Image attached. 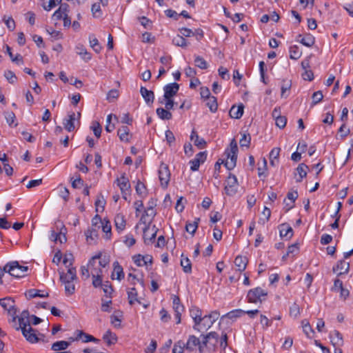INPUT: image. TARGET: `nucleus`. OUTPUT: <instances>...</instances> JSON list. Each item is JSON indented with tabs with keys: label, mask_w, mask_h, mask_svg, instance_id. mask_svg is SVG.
<instances>
[{
	"label": "nucleus",
	"mask_w": 353,
	"mask_h": 353,
	"mask_svg": "<svg viewBox=\"0 0 353 353\" xmlns=\"http://www.w3.org/2000/svg\"><path fill=\"white\" fill-rule=\"evenodd\" d=\"M77 54H79L82 59L88 62L92 59V54L88 52L87 49L81 44L76 46Z\"/></svg>",
	"instance_id": "nucleus-26"
},
{
	"label": "nucleus",
	"mask_w": 353,
	"mask_h": 353,
	"mask_svg": "<svg viewBox=\"0 0 353 353\" xmlns=\"http://www.w3.org/2000/svg\"><path fill=\"white\" fill-rule=\"evenodd\" d=\"M3 20L5 22L7 28L10 31H13L15 29V26H15V22H14V19L11 17H9L8 18L4 17Z\"/></svg>",
	"instance_id": "nucleus-64"
},
{
	"label": "nucleus",
	"mask_w": 353,
	"mask_h": 353,
	"mask_svg": "<svg viewBox=\"0 0 353 353\" xmlns=\"http://www.w3.org/2000/svg\"><path fill=\"white\" fill-rule=\"evenodd\" d=\"M239 183L237 178L235 175L230 174L227 180L226 185L225 186V191L226 194L232 196L237 192Z\"/></svg>",
	"instance_id": "nucleus-9"
},
{
	"label": "nucleus",
	"mask_w": 353,
	"mask_h": 353,
	"mask_svg": "<svg viewBox=\"0 0 353 353\" xmlns=\"http://www.w3.org/2000/svg\"><path fill=\"white\" fill-rule=\"evenodd\" d=\"M159 179L161 185L163 188H167L170 180V172L168 165L161 163L159 168Z\"/></svg>",
	"instance_id": "nucleus-10"
},
{
	"label": "nucleus",
	"mask_w": 353,
	"mask_h": 353,
	"mask_svg": "<svg viewBox=\"0 0 353 353\" xmlns=\"http://www.w3.org/2000/svg\"><path fill=\"white\" fill-rule=\"evenodd\" d=\"M111 305H112V300L111 299H109L108 300H104L102 299V303L101 309L103 312H111Z\"/></svg>",
	"instance_id": "nucleus-60"
},
{
	"label": "nucleus",
	"mask_w": 353,
	"mask_h": 353,
	"mask_svg": "<svg viewBox=\"0 0 353 353\" xmlns=\"http://www.w3.org/2000/svg\"><path fill=\"white\" fill-rule=\"evenodd\" d=\"M185 350L192 352L196 349V347H199V352H203V346L201 345V343L198 337L194 335H190L188 337V339L185 343Z\"/></svg>",
	"instance_id": "nucleus-13"
},
{
	"label": "nucleus",
	"mask_w": 353,
	"mask_h": 353,
	"mask_svg": "<svg viewBox=\"0 0 353 353\" xmlns=\"http://www.w3.org/2000/svg\"><path fill=\"white\" fill-rule=\"evenodd\" d=\"M280 148H274L270 152V163L272 166H276L279 162Z\"/></svg>",
	"instance_id": "nucleus-28"
},
{
	"label": "nucleus",
	"mask_w": 353,
	"mask_h": 353,
	"mask_svg": "<svg viewBox=\"0 0 353 353\" xmlns=\"http://www.w3.org/2000/svg\"><path fill=\"white\" fill-rule=\"evenodd\" d=\"M185 349V343L182 341H179L174 345L172 353H183Z\"/></svg>",
	"instance_id": "nucleus-58"
},
{
	"label": "nucleus",
	"mask_w": 353,
	"mask_h": 353,
	"mask_svg": "<svg viewBox=\"0 0 353 353\" xmlns=\"http://www.w3.org/2000/svg\"><path fill=\"white\" fill-rule=\"evenodd\" d=\"M219 316L220 313L217 310L212 311L208 314L202 316L196 324L193 325V329L197 332L208 330L213 325Z\"/></svg>",
	"instance_id": "nucleus-1"
},
{
	"label": "nucleus",
	"mask_w": 353,
	"mask_h": 353,
	"mask_svg": "<svg viewBox=\"0 0 353 353\" xmlns=\"http://www.w3.org/2000/svg\"><path fill=\"white\" fill-rule=\"evenodd\" d=\"M85 235L88 242L93 241L97 238V231L94 228H88L85 232Z\"/></svg>",
	"instance_id": "nucleus-51"
},
{
	"label": "nucleus",
	"mask_w": 353,
	"mask_h": 353,
	"mask_svg": "<svg viewBox=\"0 0 353 353\" xmlns=\"http://www.w3.org/2000/svg\"><path fill=\"white\" fill-rule=\"evenodd\" d=\"M19 327L16 329L21 330V332L23 330L28 329L29 327H31V320L29 316V312L26 310H24L21 312V315L18 318Z\"/></svg>",
	"instance_id": "nucleus-14"
},
{
	"label": "nucleus",
	"mask_w": 353,
	"mask_h": 353,
	"mask_svg": "<svg viewBox=\"0 0 353 353\" xmlns=\"http://www.w3.org/2000/svg\"><path fill=\"white\" fill-rule=\"evenodd\" d=\"M179 90V85L177 83H171L165 85L163 88L164 99L172 98L176 94Z\"/></svg>",
	"instance_id": "nucleus-17"
},
{
	"label": "nucleus",
	"mask_w": 353,
	"mask_h": 353,
	"mask_svg": "<svg viewBox=\"0 0 353 353\" xmlns=\"http://www.w3.org/2000/svg\"><path fill=\"white\" fill-rule=\"evenodd\" d=\"M237 143L234 139H232L230 144V148L225 150V154L227 156V159L224 164L226 168L229 170H232L236 165L237 159Z\"/></svg>",
	"instance_id": "nucleus-2"
},
{
	"label": "nucleus",
	"mask_w": 353,
	"mask_h": 353,
	"mask_svg": "<svg viewBox=\"0 0 353 353\" xmlns=\"http://www.w3.org/2000/svg\"><path fill=\"white\" fill-rule=\"evenodd\" d=\"M21 332L26 339L31 343H36L39 342L40 336L42 337L44 336L43 334H37V331L32 327H29L28 329L23 330Z\"/></svg>",
	"instance_id": "nucleus-12"
},
{
	"label": "nucleus",
	"mask_w": 353,
	"mask_h": 353,
	"mask_svg": "<svg viewBox=\"0 0 353 353\" xmlns=\"http://www.w3.org/2000/svg\"><path fill=\"white\" fill-rule=\"evenodd\" d=\"M190 139L192 141H194V145L199 148H203V146L205 145V140L203 138H200L194 130L192 132Z\"/></svg>",
	"instance_id": "nucleus-41"
},
{
	"label": "nucleus",
	"mask_w": 353,
	"mask_h": 353,
	"mask_svg": "<svg viewBox=\"0 0 353 353\" xmlns=\"http://www.w3.org/2000/svg\"><path fill=\"white\" fill-rule=\"evenodd\" d=\"M293 235V230L292 227H290L288 224H282L280 226V236L281 237H286L287 239H290Z\"/></svg>",
	"instance_id": "nucleus-34"
},
{
	"label": "nucleus",
	"mask_w": 353,
	"mask_h": 353,
	"mask_svg": "<svg viewBox=\"0 0 353 353\" xmlns=\"http://www.w3.org/2000/svg\"><path fill=\"white\" fill-rule=\"evenodd\" d=\"M123 313L121 311L115 312L114 314L110 316V323L116 328L121 327V319Z\"/></svg>",
	"instance_id": "nucleus-32"
},
{
	"label": "nucleus",
	"mask_w": 353,
	"mask_h": 353,
	"mask_svg": "<svg viewBox=\"0 0 353 353\" xmlns=\"http://www.w3.org/2000/svg\"><path fill=\"white\" fill-rule=\"evenodd\" d=\"M115 183L120 188V190L122 194V197L127 201L128 197L131 194V185L130 183V181L128 178L126 176L125 174H123L121 177L117 178L115 181Z\"/></svg>",
	"instance_id": "nucleus-6"
},
{
	"label": "nucleus",
	"mask_w": 353,
	"mask_h": 353,
	"mask_svg": "<svg viewBox=\"0 0 353 353\" xmlns=\"http://www.w3.org/2000/svg\"><path fill=\"white\" fill-rule=\"evenodd\" d=\"M157 116L162 120H170L172 119V113L163 108H159L156 110Z\"/></svg>",
	"instance_id": "nucleus-40"
},
{
	"label": "nucleus",
	"mask_w": 353,
	"mask_h": 353,
	"mask_svg": "<svg viewBox=\"0 0 353 353\" xmlns=\"http://www.w3.org/2000/svg\"><path fill=\"white\" fill-rule=\"evenodd\" d=\"M158 229L154 225L148 224L143 229V239L144 243L147 245L151 244L154 242Z\"/></svg>",
	"instance_id": "nucleus-8"
},
{
	"label": "nucleus",
	"mask_w": 353,
	"mask_h": 353,
	"mask_svg": "<svg viewBox=\"0 0 353 353\" xmlns=\"http://www.w3.org/2000/svg\"><path fill=\"white\" fill-rule=\"evenodd\" d=\"M49 238L52 241L55 243L58 241L60 243H63V241H66L65 234H62L61 232H56L54 230L50 231Z\"/></svg>",
	"instance_id": "nucleus-37"
},
{
	"label": "nucleus",
	"mask_w": 353,
	"mask_h": 353,
	"mask_svg": "<svg viewBox=\"0 0 353 353\" xmlns=\"http://www.w3.org/2000/svg\"><path fill=\"white\" fill-rule=\"evenodd\" d=\"M290 81L283 80L281 86V96L282 98H286L288 96V93L291 88Z\"/></svg>",
	"instance_id": "nucleus-47"
},
{
	"label": "nucleus",
	"mask_w": 353,
	"mask_h": 353,
	"mask_svg": "<svg viewBox=\"0 0 353 353\" xmlns=\"http://www.w3.org/2000/svg\"><path fill=\"white\" fill-rule=\"evenodd\" d=\"M76 279L77 274L74 268H69L66 273H60V280L63 283L72 282Z\"/></svg>",
	"instance_id": "nucleus-20"
},
{
	"label": "nucleus",
	"mask_w": 353,
	"mask_h": 353,
	"mask_svg": "<svg viewBox=\"0 0 353 353\" xmlns=\"http://www.w3.org/2000/svg\"><path fill=\"white\" fill-rule=\"evenodd\" d=\"M90 46L96 53L101 51L102 47L100 46L98 39L93 35L89 36Z\"/></svg>",
	"instance_id": "nucleus-42"
},
{
	"label": "nucleus",
	"mask_w": 353,
	"mask_h": 353,
	"mask_svg": "<svg viewBox=\"0 0 353 353\" xmlns=\"http://www.w3.org/2000/svg\"><path fill=\"white\" fill-rule=\"evenodd\" d=\"M248 260L246 256L238 255L234 259V265L236 268V271L239 272H243L248 265Z\"/></svg>",
	"instance_id": "nucleus-22"
},
{
	"label": "nucleus",
	"mask_w": 353,
	"mask_h": 353,
	"mask_svg": "<svg viewBox=\"0 0 353 353\" xmlns=\"http://www.w3.org/2000/svg\"><path fill=\"white\" fill-rule=\"evenodd\" d=\"M244 106L243 104L236 107L233 105L230 110V116L234 119H240L243 114Z\"/></svg>",
	"instance_id": "nucleus-31"
},
{
	"label": "nucleus",
	"mask_w": 353,
	"mask_h": 353,
	"mask_svg": "<svg viewBox=\"0 0 353 353\" xmlns=\"http://www.w3.org/2000/svg\"><path fill=\"white\" fill-rule=\"evenodd\" d=\"M297 41L305 46L312 47L315 43V38L310 34H305L304 37L299 34Z\"/></svg>",
	"instance_id": "nucleus-27"
},
{
	"label": "nucleus",
	"mask_w": 353,
	"mask_h": 353,
	"mask_svg": "<svg viewBox=\"0 0 353 353\" xmlns=\"http://www.w3.org/2000/svg\"><path fill=\"white\" fill-rule=\"evenodd\" d=\"M137 296H138V294H137V291L135 288H132L129 289V290L128 291V296L129 303L130 305H132L134 303V302L138 301Z\"/></svg>",
	"instance_id": "nucleus-52"
},
{
	"label": "nucleus",
	"mask_w": 353,
	"mask_h": 353,
	"mask_svg": "<svg viewBox=\"0 0 353 353\" xmlns=\"http://www.w3.org/2000/svg\"><path fill=\"white\" fill-rule=\"evenodd\" d=\"M113 267L114 270L111 275L112 279H116L119 281L122 280L124 278L123 268L119 265L118 261L114 262Z\"/></svg>",
	"instance_id": "nucleus-25"
},
{
	"label": "nucleus",
	"mask_w": 353,
	"mask_h": 353,
	"mask_svg": "<svg viewBox=\"0 0 353 353\" xmlns=\"http://www.w3.org/2000/svg\"><path fill=\"white\" fill-rule=\"evenodd\" d=\"M297 197H298V192L296 191L289 192L288 193L287 198L290 201V203H286V205L288 206V210H289L290 209H291L294 207V203L295 200L297 199Z\"/></svg>",
	"instance_id": "nucleus-53"
},
{
	"label": "nucleus",
	"mask_w": 353,
	"mask_h": 353,
	"mask_svg": "<svg viewBox=\"0 0 353 353\" xmlns=\"http://www.w3.org/2000/svg\"><path fill=\"white\" fill-rule=\"evenodd\" d=\"M102 288L105 296L108 299H111V295L113 292L111 284L108 281H106L105 283H103Z\"/></svg>",
	"instance_id": "nucleus-57"
},
{
	"label": "nucleus",
	"mask_w": 353,
	"mask_h": 353,
	"mask_svg": "<svg viewBox=\"0 0 353 353\" xmlns=\"http://www.w3.org/2000/svg\"><path fill=\"white\" fill-rule=\"evenodd\" d=\"M0 305L11 315L16 314L14 308V301L11 297H5L0 299Z\"/></svg>",
	"instance_id": "nucleus-15"
},
{
	"label": "nucleus",
	"mask_w": 353,
	"mask_h": 353,
	"mask_svg": "<svg viewBox=\"0 0 353 353\" xmlns=\"http://www.w3.org/2000/svg\"><path fill=\"white\" fill-rule=\"evenodd\" d=\"M5 117L10 126H12V125H14V126H17V124L14 123L16 117L13 112H6L5 113Z\"/></svg>",
	"instance_id": "nucleus-59"
},
{
	"label": "nucleus",
	"mask_w": 353,
	"mask_h": 353,
	"mask_svg": "<svg viewBox=\"0 0 353 353\" xmlns=\"http://www.w3.org/2000/svg\"><path fill=\"white\" fill-rule=\"evenodd\" d=\"M76 336L74 338H70V340L71 341H78L81 340L83 343H88V342H94L98 343L99 341V339L94 338L92 335H90L88 334H86L83 332L82 330H77L75 332Z\"/></svg>",
	"instance_id": "nucleus-16"
},
{
	"label": "nucleus",
	"mask_w": 353,
	"mask_h": 353,
	"mask_svg": "<svg viewBox=\"0 0 353 353\" xmlns=\"http://www.w3.org/2000/svg\"><path fill=\"white\" fill-rule=\"evenodd\" d=\"M117 134L121 141L128 143L130 141L131 134H130V130L128 126L123 125L119 128Z\"/></svg>",
	"instance_id": "nucleus-23"
},
{
	"label": "nucleus",
	"mask_w": 353,
	"mask_h": 353,
	"mask_svg": "<svg viewBox=\"0 0 353 353\" xmlns=\"http://www.w3.org/2000/svg\"><path fill=\"white\" fill-rule=\"evenodd\" d=\"M290 57L292 59L297 60L302 55V51L300 50L299 47L296 45H294L290 46Z\"/></svg>",
	"instance_id": "nucleus-39"
},
{
	"label": "nucleus",
	"mask_w": 353,
	"mask_h": 353,
	"mask_svg": "<svg viewBox=\"0 0 353 353\" xmlns=\"http://www.w3.org/2000/svg\"><path fill=\"white\" fill-rule=\"evenodd\" d=\"M70 345V342L65 341H59L52 345V350L54 351L65 350Z\"/></svg>",
	"instance_id": "nucleus-44"
},
{
	"label": "nucleus",
	"mask_w": 353,
	"mask_h": 353,
	"mask_svg": "<svg viewBox=\"0 0 353 353\" xmlns=\"http://www.w3.org/2000/svg\"><path fill=\"white\" fill-rule=\"evenodd\" d=\"M63 284L65 286V292L67 295H72L74 293L75 286L74 284V281L65 283Z\"/></svg>",
	"instance_id": "nucleus-62"
},
{
	"label": "nucleus",
	"mask_w": 353,
	"mask_h": 353,
	"mask_svg": "<svg viewBox=\"0 0 353 353\" xmlns=\"http://www.w3.org/2000/svg\"><path fill=\"white\" fill-rule=\"evenodd\" d=\"M140 93L147 104L150 105L154 102V94L151 90H148L146 88L141 86Z\"/></svg>",
	"instance_id": "nucleus-24"
},
{
	"label": "nucleus",
	"mask_w": 353,
	"mask_h": 353,
	"mask_svg": "<svg viewBox=\"0 0 353 353\" xmlns=\"http://www.w3.org/2000/svg\"><path fill=\"white\" fill-rule=\"evenodd\" d=\"M206 100V105L209 108L210 110L212 112H215L217 110L218 104L216 101V98L215 97H210L209 98L205 99Z\"/></svg>",
	"instance_id": "nucleus-46"
},
{
	"label": "nucleus",
	"mask_w": 353,
	"mask_h": 353,
	"mask_svg": "<svg viewBox=\"0 0 353 353\" xmlns=\"http://www.w3.org/2000/svg\"><path fill=\"white\" fill-rule=\"evenodd\" d=\"M244 314V310L241 309H236L233 310L229 312H228L225 316L230 319H236Z\"/></svg>",
	"instance_id": "nucleus-49"
},
{
	"label": "nucleus",
	"mask_w": 353,
	"mask_h": 353,
	"mask_svg": "<svg viewBox=\"0 0 353 353\" xmlns=\"http://www.w3.org/2000/svg\"><path fill=\"white\" fill-rule=\"evenodd\" d=\"M172 44L178 47L186 48L188 42L182 35L177 34L172 39Z\"/></svg>",
	"instance_id": "nucleus-38"
},
{
	"label": "nucleus",
	"mask_w": 353,
	"mask_h": 353,
	"mask_svg": "<svg viewBox=\"0 0 353 353\" xmlns=\"http://www.w3.org/2000/svg\"><path fill=\"white\" fill-rule=\"evenodd\" d=\"M101 257V254H96L92 256L88 262V266L90 267V274L92 276V285L95 288L102 286V270L97 268H94L97 263V259Z\"/></svg>",
	"instance_id": "nucleus-3"
},
{
	"label": "nucleus",
	"mask_w": 353,
	"mask_h": 353,
	"mask_svg": "<svg viewBox=\"0 0 353 353\" xmlns=\"http://www.w3.org/2000/svg\"><path fill=\"white\" fill-rule=\"evenodd\" d=\"M134 263L139 267L147 265L148 263L152 264V257L150 255L143 256L141 254H137L132 257Z\"/></svg>",
	"instance_id": "nucleus-19"
},
{
	"label": "nucleus",
	"mask_w": 353,
	"mask_h": 353,
	"mask_svg": "<svg viewBox=\"0 0 353 353\" xmlns=\"http://www.w3.org/2000/svg\"><path fill=\"white\" fill-rule=\"evenodd\" d=\"M210 340H214L213 345H215L219 342V334L215 332H210L208 334L203 336V340L202 344L203 346H206Z\"/></svg>",
	"instance_id": "nucleus-35"
},
{
	"label": "nucleus",
	"mask_w": 353,
	"mask_h": 353,
	"mask_svg": "<svg viewBox=\"0 0 353 353\" xmlns=\"http://www.w3.org/2000/svg\"><path fill=\"white\" fill-rule=\"evenodd\" d=\"M26 296L29 299L35 298V297L44 298V297L48 296V293H46V294L42 293L41 294V292L38 290L31 289L27 292Z\"/></svg>",
	"instance_id": "nucleus-50"
},
{
	"label": "nucleus",
	"mask_w": 353,
	"mask_h": 353,
	"mask_svg": "<svg viewBox=\"0 0 353 353\" xmlns=\"http://www.w3.org/2000/svg\"><path fill=\"white\" fill-rule=\"evenodd\" d=\"M308 166L305 163H301L296 169V181L300 183L307 176Z\"/></svg>",
	"instance_id": "nucleus-21"
},
{
	"label": "nucleus",
	"mask_w": 353,
	"mask_h": 353,
	"mask_svg": "<svg viewBox=\"0 0 353 353\" xmlns=\"http://www.w3.org/2000/svg\"><path fill=\"white\" fill-rule=\"evenodd\" d=\"M349 263L345 262L343 260H340L337 262L336 265L333 267L332 270L337 274L338 276H339L344 274H347L349 271Z\"/></svg>",
	"instance_id": "nucleus-18"
},
{
	"label": "nucleus",
	"mask_w": 353,
	"mask_h": 353,
	"mask_svg": "<svg viewBox=\"0 0 353 353\" xmlns=\"http://www.w3.org/2000/svg\"><path fill=\"white\" fill-rule=\"evenodd\" d=\"M330 339H331V342L332 343V344L336 346V345H338V346H340L343 344V336L342 334L337 330H334L333 331L331 334H330Z\"/></svg>",
	"instance_id": "nucleus-36"
},
{
	"label": "nucleus",
	"mask_w": 353,
	"mask_h": 353,
	"mask_svg": "<svg viewBox=\"0 0 353 353\" xmlns=\"http://www.w3.org/2000/svg\"><path fill=\"white\" fill-rule=\"evenodd\" d=\"M190 316L192 319L194 324H196L203 316V312L198 307L193 306L190 309Z\"/></svg>",
	"instance_id": "nucleus-30"
},
{
	"label": "nucleus",
	"mask_w": 353,
	"mask_h": 353,
	"mask_svg": "<svg viewBox=\"0 0 353 353\" xmlns=\"http://www.w3.org/2000/svg\"><path fill=\"white\" fill-rule=\"evenodd\" d=\"M172 304H173V310L174 311V317L176 319V323L177 324L181 323V314L184 311V307L181 303L180 299L179 296L176 295H172Z\"/></svg>",
	"instance_id": "nucleus-11"
},
{
	"label": "nucleus",
	"mask_w": 353,
	"mask_h": 353,
	"mask_svg": "<svg viewBox=\"0 0 353 353\" xmlns=\"http://www.w3.org/2000/svg\"><path fill=\"white\" fill-rule=\"evenodd\" d=\"M268 292L260 287L251 289L248 291L246 299L248 303H257L265 301Z\"/></svg>",
	"instance_id": "nucleus-5"
},
{
	"label": "nucleus",
	"mask_w": 353,
	"mask_h": 353,
	"mask_svg": "<svg viewBox=\"0 0 353 353\" xmlns=\"http://www.w3.org/2000/svg\"><path fill=\"white\" fill-rule=\"evenodd\" d=\"M81 118V113L75 114L72 112L68 115L63 121V125L66 130L72 132L75 129V121H77V125H79V119Z\"/></svg>",
	"instance_id": "nucleus-7"
},
{
	"label": "nucleus",
	"mask_w": 353,
	"mask_h": 353,
	"mask_svg": "<svg viewBox=\"0 0 353 353\" xmlns=\"http://www.w3.org/2000/svg\"><path fill=\"white\" fill-rule=\"evenodd\" d=\"M302 327L305 334L307 336V337L310 338L312 336L311 334H313L314 331L307 320H303L302 321Z\"/></svg>",
	"instance_id": "nucleus-56"
},
{
	"label": "nucleus",
	"mask_w": 353,
	"mask_h": 353,
	"mask_svg": "<svg viewBox=\"0 0 353 353\" xmlns=\"http://www.w3.org/2000/svg\"><path fill=\"white\" fill-rule=\"evenodd\" d=\"M4 77L8 81V82L12 84L14 83L17 79L15 74L11 70L5 71Z\"/></svg>",
	"instance_id": "nucleus-63"
},
{
	"label": "nucleus",
	"mask_w": 353,
	"mask_h": 353,
	"mask_svg": "<svg viewBox=\"0 0 353 353\" xmlns=\"http://www.w3.org/2000/svg\"><path fill=\"white\" fill-rule=\"evenodd\" d=\"M91 129L92 130L94 135L97 138H99L101 137V127L99 122H97V121L92 122V125H91Z\"/></svg>",
	"instance_id": "nucleus-61"
},
{
	"label": "nucleus",
	"mask_w": 353,
	"mask_h": 353,
	"mask_svg": "<svg viewBox=\"0 0 353 353\" xmlns=\"http://www.w3.org/2000/svg\"><path fill=\"white\" fill-rule=\"evenodd\" d=\"M7 272L12 276L19 279L27 275L28 267L21 265L18 261H11L6 264Z\"/></svg>",
	"instance_id": "nucleus-4"
},
{
	"label": "nucleus",
	"mask_w": 353,
	"mask_h": 353,
	"mask_svg": "<svg viewBox=\"0 0 353 353\" xmlns=\"http://www.w3.org/2000/svg\"><path fill=\"white\" fill-rule=\"evenodd\" d=\"M199 221L200 219L196 218L192 223L188 222L185 225V230L193 236L198 228Z\"/></svg>",
	"instance_id": "nucleus-43"
},
{
	"label": "nucleus",
	"mask_w": 353,
	"mask_h": 353,
	"mask_svg": "<svg viewBox=\"0 0 353 353\" xmlns=\"http://www.w3.org/2000/svg\"><path fill=\"white\" fill-rule=\"evenodd\" d=\"M181 265L182 266L183 270L185 273H191L192 265L190 261L187 256H185L183 254H181Z\"/></svg>",
	"instance_id": "nucleus-45"
},
{
	"label": "nucleus",
	"mask_w": 353,
	"mask_h": 353,
	"mask_svg": "<svg viewBox=\"0 0 353 353\" xmlns=\"http://www.w3.org/2000/svg\"><path fill=\"white\" fill-rule=\"evenodd\" d=\"M114 224L116 229L119 231H123L126 225V221L124 215L122 214H117L114 217Z\"/></svg>",
	"instance_id": "nucleus-29"
},
{
	"label": "nucleus",
	"mask_w": 353,
	"mask_h": 353,
	"mask_svg": "<svg viewBox=\"0 0 353 353\" xmlns=\"http://www.w3.org/2000/svg\"><path fill=\"white\" fill-rule=\"evenodd\" d=\"M103 339L108 346L115 344L117 341V336L116 334L110 330H108L103 336Z\"/></svg>",
	"instance_id": "nucleus-33"
},
{
	"label": "nucleus",
	"mask_w": 353,
	"mask_h": 353,
	"mask_svg": "<svg viewBox=\"0 0 353 353\" xmlns=\"http://www.w3.org/2000/svg\"><path fill=\"white\" fill-rule=\"evenodd\" d=\"M251 141V137L250 134L243 133L241 134V138L240 139L239 143L241 147L248 148Z\"/></svg>",
	"instance_id": "nucleus-54"
},
{
	"label": "nucleus",
	"mask_w": 353,
	"mask_h": 353,
	"mask_svg": "<svg viewBox=\"0 0 353 353\" xmlns=\"http://www.w3.org/2000/svg\"><path fill=\"white\" fill-rule=\"evenodd\" d=\"M101 228H102L103 232L105 234V238L106 239H110L111 237V234H112V233H111L112 227H111L110 222L109 221L103 220V222L102 223V225H101Z\"/></svg>",
	"instance_id": "nucleus-48"
},
{
	"label": "nucleus",
	"mask_w": 353,
	"mask_h": 353,
	"mask_svg": "<svg viewBox=\"0 0 353 353\" xmlns=\"http://www.w3.org/2000/svg\"><path fill=\"white\" fill-rule=\"evenodd\" d=\"M195 65L200 69H206L208 66L207 61L200 56H196L194 59Z\"/></svg>",
	"instance_id": "nucleus-55"
}]
</instances>
